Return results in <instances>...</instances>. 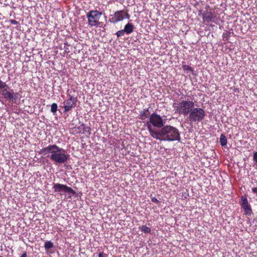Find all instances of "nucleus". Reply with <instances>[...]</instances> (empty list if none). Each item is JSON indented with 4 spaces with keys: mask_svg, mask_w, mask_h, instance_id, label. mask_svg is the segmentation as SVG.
I'll return each instance as SVG.
<instances>
[{
    "mask_svg": "<svg viewBox=\"0 0 257 257\" xmlns=\"http://www.w3.org/2000/svg\"><path fill=\"white\" fill-rule=\"evenodd\" d=\"M40 154L47 155L50 160L56 164L60 165L65 164L69 160L70 156L67 151L56 145H49L42 148L39 152Z\"/></svg>",
    "mask_w": 257,
    "mask_h": 257,
    "instance_id": "1",
    "label": "nucleus"
},
{
    "mask_svg": "<svg viewBox=\"0 0 257 257\" xmlns=\"http://www.w3.org/2000/svg\"><path fill=\"white\" fill-rule=\"evenodd\" d=\"M154 139L161 141H180V135L178 130L173 126L164 125L159 130L157 134L154 135Z\"/></svg>",
    "mask_w": 257,
    "mask_h": 257,
    "instance_id": "2",
    "label": "nucleus"
},
{
    "mask_svg": "<svg viewBox=\"0 0 257 257\" xmlns=\"http://www.w3.org/2000/svg\"><path fill=\"white\" fill-rule=\"evenodd\" d=\"M166 123V120L156 112L153 113L146 122L147 130L150 136L154 138L159 130L161 129Z\"/></svg>",
    "mask_w": 257,
    "mask_h": 257,
    "instance_id": "3",
    "label": "nucleus"
},
{
    "mask_svg": "<svg viewBox=\"0 0 257 257\" xmlns=\"http://www.w3.org/2000/svg\"><path fill=\"white\" fill-rule=\"evenodd\" d=\"M194 106V102L190 100H183L173 104L175 112L184 115H189Z\"/></svg>",
    "mask_w": 257,
    "mask_h": 257,
    "instance_id": "4",
    "label": "nucleus"
},
{
    "mask_svg": "<svg viewBox=\"0 0 257 257\" xmlns=\"http://www.w3.org/2000/svg\"><path fill=\"white\" fill-rule=\"evenodd\" d=\"M205 110L201 108H193L188 116V119L191 123H196L201 121L205 116Z\"/></svg>",
    "mask_w": 257,
    "mask_h": 257,
    "instance_id": "5",
    "label": "nucleus"
},
{
    "mask_svg": "<svg viewBox=\"0 0 257 257\" xmlns=\"http://www.w3.org/2000/svg\"><path fill=\"white\" fill-rule=\"evenodd\" d=\"M102 13L97 10H92L87 13L88 25L91 27L97 26Z\"/></svg>",
    "mask_w": 257,
    "mask_h": 257,
    "instance_id": "6",
    "label": "nucleus"
},
{
    "mask_svg": "<svg viewBox=\"0 0 257 257\" xmlns=\"http://www.w3.org/2000/svg\"><path fill=\"white\" fill-rule=\"evenodd\" d=\"M52 189L54 192L58 193L60 195L65 193L73 195L75 193V191L71 187L59 183H54Z\"/></svg>",
    "mask_w": 257,
    "mask_h": 257,
    "instance_id": "7",
    "label": "nucleus"
},
{
    "mask_svg": "<svg viewBox=\"0 0 257 257\" xmlns=\"http://www.w3.org/2000/svg\"><path fill=\"white\" fill-rule=\"evenodd\" d=\"M125 18L128 19L130 18L129 14L124 11H118L115 12L113 15H110L109 22L115 24L122 21Z\"/></svg>",
    "mask_w": 257,
    "mask_h": 257,
    "instance_id": "8",
    "label": "nucleus"
},
{
    "mask_svg": "<svg viewBox=\"0 0 257 257\" xmlns=\"http://www.w3.org/2000/svg\"><path fill=\"white\" fill-rule=\"evenodd\" d=\"M198 15L202 17L203 20V23L207 24L210 22H215V20L216 18V15L211 11H205L202 12L201 11H199L198 12Z\"/></svg>",
    "mask_w": 257,
    "mask_h": 257,
    "instance_id": "9",
    "label": "nucleus"
},
{
    "mask_svg": "<svg viewBox=\"0 0 257 257\" xmlns=\"http://www.w3.org/2000/svg\"><path fill=\"white\" fill-rule=\"evenodd\" d=\"M240 206L243 209L245 215H250L252 213L251 205L248 202L245 195H243L241 197Z\"/></svg>",
    "mask_w": 257,
    "mask_h": 257,
    "instance_id": "10",
    "label": "nucleus"
},
{
    "mask_svg": "<svg viewBox=\"0 0 257 257\" xmlns=\"http://www.w3.org/2000/svg\"><path fill=\"white\" fill-rule=\"evenodd\" d=\"M77 98L73 96H69V99L64 102V112L70 111L76 105Z\"/></svg>",
    "mask_w": 257,
    "mask_h": 257,
    "instance_id": "11",
    "label": "nucleus"
},
{
    "mask_svg": "<svg viewBox=\"0 0 257 257\" xmlns=\"http://www.w3.org/2000/svg\"><path fill=\"white\" fill-rule=\"evenodd\" d=\"M151 114H150V112L149 111V108H144L143 110L140 111V119L143 120L144 122V120L149 118Z\"/></svg>",
    "mask_w": 257,
    "mask_h": 257,
    "instance_id": "12",
    "label": "nucleus"
},
{
    "mask_svg": "<svg viewBox=\"0 0 257 257\" xmlns=\"http://www.w3.org/2000/svg\"><path fill=\"white\" fill-rule=\"evenodd\" d=\"M134 30V26L132 23H128L124 27L123 30L125 33L128 35L132 33Z\"/></svg>",
    "mask_w": 257,
    "mask_h": 257,
    "instance_id": "13",
    "label": "nucleus"
},
{
    "mask_svg": "<svg viewBox=\"0 0 257 257\" xmlns=\"http://www.w3.org/2000/svg\"><path fill=\"white\" fill-rule=\"evenodd\" d=\"M219 142L222 146H225L226 145L227 140L226 136L224 134H221L220 135Z\"/></svg>",
    "mask_w": 257,
    "mask_h": 257,
    "instance_id": "14",
    "label": "nucleus"
},
{
    "mask_svg": "<svg viewBox=\"0 0 257 257\" xmlns=\"http://www.w3.org/2000/svg\"><path fill=\"white\" fill-rule=\"evenodd\" d=\"M139 229L145 233H150L151 232V228L147 227L145 225L139 227Z\"/></svg>",
    "mask_w": 257,
    "mask_h": 257,
    "instance_id": "15",
    "label": "nucleus"
},
{
    "mask_svg": "<svg viewBox=\"0 0 257 257\" xmlns=\"http://www.w3.org/2000/svg\"><path fill=\"white\" fill-rule=\"evenodd\" d=\"M182 68L183 70L186 71L187 73L188 72H191L193 74H194L193 69L191 67L187 65H183L182 66Z\"/></svg>",
    "mask_w": 257,
    "mask_h": 257,
    "instance_id": "16",
    "label": "nucleus"
},
{
    "mask_svg": "<svg viewBox=\"0 0 257 257\" xmlns=\"http://www.w3.org/2000/svg\"><path fill=\"white\" fill-rule=\"evenodd\" d=\"M54 247L53 243L51 241H47L45 243L44 247L46 250H48Z\"/></svg>",
    "mask_w": 257,
    "mask_h": 257,
    "instance_id": "17",
    "label": "nucleus"
},
{
    "mask_svg": "<svg viewBox=\"0 0 257 257\" xmlns=\"http://www.w3.org/2000/svg\"><path fill=\"white\" fill-rule=\"evenodd\" d=\"M58 106L57 103H53L52 104L51 106V111L53 113L54 115H55L56 113V111L57 110Z\"/></svg>",
    "mask_w": 257,
    "mask_h": 257,
    "instance_id": "18",
    "label": "nucleus"
},
{
    "mask_svg": "<svg viewBox=\"0 0 257 257\" xmlns=\"http://www.w3.org/2000/svg\"><path fill=\"white\" fill-rule=\"evenodd\" d=\"M85 127V125H84V124L83 123H82L81 122H79V125L78 126V129L79 130V132L80 133H83V132L84 130Z\"/></svg>",
    "mask_w": 257,
    "mask_h": 257,
    "instance_id": "19",
    "label": "nucleus"
},
{
    "mask_svg": "<svg viewBox=\"0 0 257 257\" xmlns=\"http://www.w3.org/2000/svg\"><path fill=\"white\" fill-rule=\"evenodd\" d=\"M124 34H125V32H124V30L123 29L122 30H119V31H117L116 33V35L117 37L118 38V37L123 36L124 35Z\"/></svg>",
    "mask_w": 257,
    "mask_h": 257,
    "instance_id": "20",
    "label": "nucleus"
},
{
    "mask_svg": "<svg viewBox=\"0 0 257 257\" xmlns=\"http://www.w3.org/2000/svg\"><path fill=\"white\" fill-rule=\"evenodd\" d=\"M91 128L89 126H85L83 133H87L89 135L91 134Z\"/></svg>",
    "mask_w": 257,
    "mask_h": 257,
    "instance_id": "21",
    "label": "nucleus"
},
{
    "mask_svg": "<svg viewBox=\"0 0 257 257\" xmlns=\"http://www.w3.org/2000/svg\"><path fill=\"white\" fill-rule=\"evenodd\" d=\"M253 161L257 163V152H255L253 154Z\"/></svg>",
    "mask_w": 257,
    "mask_h": 257,
    "instance_id": "22",
    "label": "nucleus"
},
{
    "mask_svg": "<svg viewBox=\"0 0 257 257\" xmlns=\"http://www.w3.org/2000/svg\"><path fill=\"white\" fill-rule=\"evenodd\" d=\"M151 201L156 204L160 203V201L155 197H152L151 198Z\"/></svg>",
    "mask_w": 257,
    "mask_h": 257,
    "instance_id": "23",
    "label": "nucleus"
},
{
    "mask_svg": "<svg viewBox=\"0 0 257 257\" xmlns=\"http://www.w3.org/2000/svg\"><path fill=\"white\" fill-rule=\"evenodd\" d=\"M107 254H104L103 252H100L98 254V257H106Z\"/></svg>",
    "mask_w": 257,
    "mask_h": 257,
    "instance_id": "24",
    "label": "nucleus"
},
{
    "mask_svg": "<svg viewBox=\"0 0 257 257\" xmlns=\"http://www.w3.org/2000/svg\"><path fill=\"white\" fill-rule=\"evenodd\" d=\"M10 23L11 24H13V25H18V22L15 20H11Z\"/></svg>",
    "mask_w": 257,
    "mask_h": 257,
    "instance_id": "25",
    "label": "nucleus"
},
{
    "mask_svg": "<svg viewBox=\"0 0 257 257\" xmlns=\"http://www.w3.org/2000/svg\"><path fill=\"white\" fill-rule=\"evenodd\" d=\"M251 190L253 193L257 194V187H253L251 189Z\"/></svg>",
    "mask_w": 257,
    "mask_h": 257,
    "instance_id": "26",
    "label": "nucleus"
},
{
    "mask_svg": "<svg viewBox=\"0 0 257 257\" xmlns=\"http://www.w3.org/2000/svg\"><path fill=\"white\" fill-rule=\"evenodd\" d=\"M27 252H24L21 255V257H27Z\"/></svg>",
    "mask_w": 257,
    "mask_h": 257,
    "instance_id": "27",
    "label": "nucleus"
},
{
    "mask_svg": "<svg viewBox=\"0 0 257 257\" xmlns=\"http://www.w3.org/2000/svg\"><path fill=\"white\" fill-rule=\"evenodd\" d=\"M223 37L224 38H225V34H223Z\"/></svg>",
    "mask_w": 257,
    "mask_h": 257,
    "instance_id": "28",
    "label": "nucleus"
},
{
    "mask_svg": "<svg viewBox=\"0 0 257 257\" xmlns=\"http://www.w3.org/2000/svg\"><path fill=\"white\" fill-rule=\"evenodd\" d=\"M0 257H3L2 256H0Z\"/></svg>",
    "mask_w": 257,
    "mask_h": 257,
    "instance_id": "29",
    "label": "nucleus"
}]
</instances>
